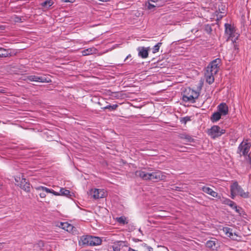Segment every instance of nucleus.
Wrapping results in <instances>:
<instances>
[{"instance_id":"obj_35","label":"nucleus","mask_w":251,"mask_h":251,"mask_svg":"<svg viewBox=\"0 0 251 251\" xmlns=\"http://www.w3.org/2000/svg\"><path fill=\"white\" fill-rule=\"evenodd\" d=\"M142 246L144 247H146L147 251H153V249L151 247L147 246L146 243L142 244Z\"/></svg>"},{"instance_id":"obj_15","label":"nucleus","mask_w":251,"mask_h":251,"mask_svg":"<svg viewBox=\"0 0 251 251\" xmlns=\"http://www.w3.org/2000/svg\"><path fill=\"white\" fill-rule=\"evenodd\" d=\"M18 185L20 186L22 189L27 192L30 191V183L26 182L25 178H22L20 183H18Z\"/></svg>"},{"instance_id":"obj_21","label":"nucleus","mask_w":251,"mask_h":251,"mask_svg":"<svg viewBox=\"0 0 251 251\" xmlns=\"http://www.w3.org/2000/svg\"><path fill=\"white\" fill-rule=\"evenodd\" d=\"M59 193H60V195L61 196H66L68 197H70L72 196L69 190L63 188L60 189Z\"/></svg>"},{"instance_id":"obj_44","label":"nucleus","mask_w":251,"mask_h":251,"mask_svg":"<svg viewBox=\"0 0 251 251\" xmlns=\"http://www.w3.org/2000/svg\"><path fill=\"white\" fill-rule=\"evenodd\" d=\"M131 57V55L130 54H128V55L126 56V58L125 59V61H126L128 58H130V57Z\"/></svg>"},{"instance_id":"obj_52","label":"nucleus","mask_w":251,"mask_h":251,"mask_svg":"<svg viewBox=\"0 0 251 251\" xmlns=\"http://www.w3.org/2000/svg\"><path fill=\"white\" fill-rule=\"evenodd\" d=\"M236 46H236V44H235V45H234V47H235V49H236Z\"/></svg>"},{"instance_id":"obj_10","label":"nucleus","mask_w":251,"mask_h":251,"mask_svg":"<svg viewBox=\"0 0 251 251\" xmlns=\"http://www.w3.org/2000/svg\"><path fill=\"white\" fill-rule=\"evenodd\" d=\"M223 232L225 233V235L230 238L234 240H239L240 239V236H239L236 233H233L232 229L228 227H224L223 229Z\"/></svg>"},{"instance_id":"obj_32","label":"nucleus","mask_w":251,"mask_h":251,"mask_svg":"<svg viewBox=\"0 0 251 251\" xmlns=\"http://www.w3.org/2000/svg\"><path fill=\"white\" fill-rule=\"evenodd\" d=\"M182 187L180 186H176L175 185L172 186L171 190L176 191H182Z\"/></svg>"},{"instance_id":"obj_22","label":"nucleus","mask_w":251,"mask_h":251,"mask_svg":"<svg viewBox=\"0 0 251 251\" xmlns=\"http://www.w3.org/2000/svg\"><path fill=\"white\" fill-rule=\"evenodd\" d=\"M95 50L94 48H88L82 51V54L83 56L92 54Z\"/></svg>"},{"instance_id":"obj_17","label":"nucleus","mask_w":251,"mask_h":251,"mask_svg":"<svg viewBox=\"0 0 251 251\" xmlns=\"http://www.w3.org/2000/svg\"><path fill=\"white\" fill-rule=\"evenodd\" d=\"M217 111L214 113L210 118V120L212 123H215L220 120V104L217 105Z\"/></svg>"},{"instance_id":"obj_49","label":"nucleus","mask_w":251,"mask_h":251,"mask_svg":"<svg viewBox=\"0 0 251 251\" xmlns=\"http://www.w3.org/2000/svg\"><path fill=\"white\" fill-rule=\"evenodd\" d=\"M139 232H140L141 233V234H142V235L143 234V233H142V230H141L140 229H139Z\"/></svg>"},{"instance_id":"obj_7","label":"nucleus","mask_w":251,"mask_h":251,"mask_svg":"<svg viewBox=\"0 0 251 251\" xmlns=\"http://www.w3.org/2000/svg\"><path fill=\"white\" fill-rule=\"evenodd\" d=\"M150 177L151 178L150 180H154L155 181H158L161 180L165 179L166 176L162 174L160 171H156L152 173H150Z\"/></svg>"},{"instance_id":"obj_2","label":"nucleus","mask_w":251,"mask_h":251,"mask_svg":"<svg viewBox=\"0 0 251 251\" xmlns=\"http://www.w3.org/2000/svg\"><path fill=\"white\" fill-rule=\"evenodd\" d=\"M225 35L227 38V40H230L233 43H236V40L238 39L239 34L236 32L234 25L231 21L225 24Z\"/></svg>"},{"instance_id":"obj_43","label":"nucleus","mask_w":251,"mask_h":251,"mask_svg":"<svg viewBox=\"0 0 251 251\" xmlns=\"http://www.w3.org/2000/svg\"><path fill=\"white\" fill-rule=\"evenodd\" d=\"M133 240L135 242H139V241H141V240H140L139 239H136V238H133Z\"/></svg>"},{"instance_id":"obj_54","label":"nucleus","mask_w":251,"mask_h":251,"mask_svg":"<svg viewBox=\"0 0 251 251\" xmlns=\"http://www.w3.org/2000/svg\"><path fill=\"white\" fill-rule=\"evenodd\" d=\"M99 1H102V0H99Z\"/></svg>"},{"instance_id":"obj_48","label":"nucleus","mask_w":251,"mask_h":251,"mask_svg":"<svg viewBox=\"0 0 251 251\" xmlns=\"http://www.w3.org/2000/svg\"><path fill=\"white\" fill-rule=\"evenodd\" d=\"M110 1V0H102V2H107Z\"/></svg>"},{"instance_id":"obj_33","label":"nucleus","mask_w":251,"mask_h":251,"mask_svg":"<svg viewBox=\"0 0 251 251\" xmlns=\"http://www.w3.org/2000/svg\"><path fill=\"white\" fill-rule=\"evenodd\" d=\"M176 147L178 148L179 149H177V150L180 151H186V148L185 147L176 145Z\"/></svg>"},{"instance_id":"obj_42","label":"nucleus","mask_w":251,"mask_h":251,"mask_svg":"<svg viewBox=\"0 0 251 251\" xmlns=\"http://www.w3.org/2000/svg\"><path fill=\"white\" fill-rule=\"evenodd\" d=\"M226 5H224V7H222V10L224 11V12H223L224 14L226 13Z\"/></svg>"},{"instance_id":"obj_47","label":"nucleus","mask_w":251,"mask_h":251,"mask_svg":"<svg viewBox=\"0 0 251 251\" xmlns=\"http://www.w3.org/2000/svg\"><path fill=\"white\" fill-rule=\"evenodd\" d=\"M224 133H225V130H221V132H220L221 134Z\"/></svg>"},{"instance_id":"obj_1","label":"nucleus","mask_w":251,"mask_h":251,"mask_svg":"<svg viewBox=\"0 0 251 251\" xmlns=\"http://www.w3.org/2000/svg\"><path fill=\"white\" fill-rule=\"evenodd\" d=\"M219 63L220 58H217L211 61L205 68L204 77L208 83L210 84L214 82L215 77L217 75V73L219 70Z\"/></svg>"},{"instance_id":"obj_45","label":"nucleus","mask_w":251,"mask_h":251,"mask_svg":"<svg viewBox=\"0 0 251 251\" xmlns=\"http://www.w3.org/2000/svg\"><path fill=\"white\" fill-rule=\"evenodd\" d=\"M159 0H149V1L150 2H156L158 1Z\"/></svg>"},{"instance_id":"obj_16","label":"nucleus","mask_w":251,"mask_h":251,"mask_svg":"<svg viewBox=\"0 0 251 251\" xmlns=\"http://www.w3.org/2000/svg\"><path fill=\"white\" fill-rule=\"evenodd\" d=\"M223 202V203L229 205L233 209H235L237 213H240L241 208L239 207H238L234 202L228 199H225Z\"/></svg>"},{"instance_id":"obj_20","label":"nucleus","mask_w":251,"mask_h":251,"mask_svg":"<svg viewBox=\"0 0 251 251\" xmlns=\"http://www.w3.org/2000/svg\"><path fill=\"white\" fill-rule=\"evenodd\" d=\"M180 139H185L187 142H193L194 139L189 135L186 134H181L179 135Z\"/></svg>"},{"instance_id":"obj_26","label":"nucleus","mask_w":251,"mask_h":251,"mask_svg":"<svg viewBox=\"0 0 251 251\" xmlns=\"http://www.w3.org/2000/svg\"><path fill=\"white\" fill-rule=\"evenodd\" d=\"M52 0H47L41 3V5L45 8H49L53 4Z\"/></svg>"},{"instance_id":"obj_38","label":"nucleus","mask_w":251,"mask_h":251,"mask_svg":"<svg viewBox=\"0 0 251 251\" xmlns=\"http://www.w3.org/2000/svg\"><path fill=\"white\" fill-rule=\"evenodd\" d=\"M61 1L64 2L74 3L75 0H61Z\"/></svg>"},{"instance_id":"obj_55","label":"nucleus","mask_w":251,"mask_h":251,"mask_svg":"<svg viewBox=\"0 0 251 251\" xmlns=\"http://www.w3.org/2000/svg\"><path fill=\"white\" fill-rule=\"evenodd\" d=\"M0 50H1V49L0 48Z\"/></svg>"},{"instance_id":"obj_41","label":"nucleus","mask_w":251,"mask_h":251,"mask_svg":"<svg viewBox=\"0 0 251 251\" xmlns=\"http://www.w3.org/2000/svg\"><path fill=\"white\" fill-rule=\"evenodd\" d=\"M212 244H215L213 241H208L207 242V245L208 247L212 246Z\"/></svg>"},{"instance_id":"obj_24","label":"nucleus","mask_w":251,"mask_h":251,"mask_svg":"<svg viewBox=\"0 0 251 251\" xmlns=\"http://www.w3.org/2000/svg\"><path fill=\"white\" fill-rule=\"evenodd\" d=\"M122 243V241H118L116 243H114V245L112 246L113 251H120V246Z\"/></svg>"},{"instance_id":"obj_9","label":"nucleus","mask_w":251,"mask_h":251,"mask_svg":"<svg viewBox=\"0 0 251 251\" xmlns=\"http://www.w3.org/2000/svg\"><path fill=\"white\" fill-rule=\"evenodd\" d=\"M208 135L213 139H215L220 136V127L218 126H213L207 132Z\"/></svg>"},{"instance_id":"obj_3","label":"nucleus","mask_w":251,"mask_h":251,"mask_svg":"<svg viewBox=\"0 0 251 251\" xmlns=\"http://www.w3.org/2000/svg\"><path fill=\"white\" fill-rule=\"evenodd\" d=\"M200 94L190 88L185 89L182 94V100L185 102L195 103L196 100L198 98Z\"/></svg>"},{"instance_id":"obj_50","label":"nucleus","mask_w":251,"mask_h":251,"mask_svg":"<svg viewBox=\"0 0 251 251\" xmlns=\"http://www.w3.org/2000/svg\"><path fill=\"white\" fill-rule=\"evenodd\" d=\"M249 162L250 164H251V158H250L249 159Z\"/></svg>"},{"instance_id":"obj_53","label":"nucleus","mask_w":251,"mask_h":251,"mask_svg":"<svg viewBox=\"0 0 251 251\" xmlns=\"http://www.w3.org/2000/svg\"><path fill=\"white\" fill-rule=\"evenodd\" d=\"M1 185L0 184V189L1 188Z\"/></svg>"},{"instance_id":"obj_5","label":"nucleus","mask_w":251,"mask_h":251,"mask_svg":"<svg viewBox=\"0 0 251 251\" xmlns=\"http://www.w3.org/2000/svg\"><path fill=\"white\" fill-rule=\"evenodd\" d=\"M80 241L83 246H97L101 243L100 238L89 235L82 236Z\"/></svg>"},{"instance_id":"obj_51","label":"nucleus","mask_w":251,"mask_h":251,"mask_svg":"<svg viewBox=\"0 0 251 251\" xmlns=\"http://www.w3.org/2000/svg\"><path fill=\"white\" fill-rule=\"evenodd\" d=\"M2 245H0V248H2Z\"/></svg>"},{"instance_id":"obj_11","label":"nucleus","mask_w":251,"mask_h":251,"mask_svg":"<svg viewBox=\"0 0 251 251\" xmlns=\"http://www.w3.org/2000/svg\"><path fill=\"white\" fill-rule=\"evenodd\" d=\"M90 195L95 199L102 198L105 197V193L101 189H92L90 191Z\"/></svg>"},{"instance_id":"obj_23","label":"nucleus","mask_w":251,"mask_h":251,"mask_svg":"<svg viewBox=\"0 0 251 251\" xmlns=\"http://www.w3.org/2000/svg\"><path fill=\"white\" fill-rule=\"evenodd\" d=\"M0 48L1 50H0V51H2V52L0 53V57H6L11 56L10 52H8V50L2 48Z\"/></svg>"},{"instance_id":"obj_46","label":"nucleus","mask_w":251,"mask_h":251,"mask_svg":"<svg viewBox=\"0 0 251 251\" xmlns=\"http://www.w3.org/2000/svg\"><path fill=\"white\" fill-rule=\"evenodd\" d=\"M0 29L1 30L4 29V26L3 25H0Z\"/></svg>"},{"instance_id":"obj_40","label":"nucleus","mask_w":251,"mask_h":251,"mask_svg":"<svg viewBox=\"0 0 251 251\" xmlns=\"http://www.w3.org/2000/svg\"><path fill=\"white\" fill-rule=\"evenodd\" d=\"M15 181L17 183V184L18 183H20V182L21 181V178L20 177H17L15 178Z\"/></svg>"},{"instance_id":"obj_30","label":"nucleus","mask_w":251,"mask_h":251,"mask_svg":"<svg viewBox=\"0 0 251 251\" xmlns=\"http://www.w3.org/2000/svg\"><path fill=\"white\" fill-rule=\"evenodd\" d=\"M117 221L119 223L122 224L123 225H125V224L127 223V222H126V218L124 217H120L119 218H117Z\"/></svg>"},{"instance_id":"obj_28","label":"nucleus","mask_w":251,"mask_h":251,"mask_svg":"<svg viewBox=\"0 0 251 251\" xmlns=\"http://www.w3.org/2000/svg\"><path fill=\"white\" fill-rule=\"evenodd\" d=\"M162 44V43L161 42H159L156 45H155L152 49V53H155L156 52H158Z\"/></svg>"},{"instance_id":"obj_36","label":"nucleus","mask_w":251,"mask_h":251,"mask_svg":"<svg viewBox=\"0 0 251 251\" xmlns=\"http://www.w3.org/2000/svg\"><path fill=\"white\" fill-rule=\"evenodd\" d=\"M50 193L53 194L55 196H60V193L55 192L53 189H51Z\"/></svg>"},{"instance_id":"obj_39","label":"nucleus","mask_w":251,"mask_h":251,"mask_svg":"<svg viewBox=\"0 0 251 251\" xmlns=\"http://www.w3.org/2000/svg\"><path fill=\"white\" fill-rule=\"evenodd\" d=\"M39 196L41 198H44L46 197V195L45 193L44 192V191H43V192H41L39 194Z\"/></svg>"},{"instance_id":"obj_34","label":"nucleus","mask_w":251,"mask_h":251,"mask_svg":"<svg viewBox=\"0 0 251 251\" xmlns=\"http://www.w3.org/2000/svg\"><path fill=\"white\" fill-rule=\"evenodd\" d=\"M204 29L207 33H210V32L212 31L211 26L208 25H205Z\"/></svg>"},{"instance_id":"obj_19","label":"nucleus","mask_w":251,"mask_h":251,"mask_svg":"<svg viewBox=\"0 0 251 251\" xmlns=\"http://www.w3.org/2000/svg\"><path fill=\"white\" fill-rule=\"evenodd\" d=\"M202 190L205 193H206L213 197H216L217 196V193L213 191L212 189L209 187L204 186L202 187Z\"/></svg>"},{"instance_id":"obj_12","label":"nucleus","mask_w":251,"mask_h":251,"mask_svg":"<svg viewBox=\"0 0 251 251\" xmlns=\"http://www.w3.org/2000/svg\"><path fill=\"white\" fill-rule=\"evenodd\" d=\"M138 51V55L142 58H146L149 55V51L150 50V48H145L144 47H139L137 48Z\"/></svg>"},{"instance_id":"obj_13","label":"nucleus","mask_w":251,"mask_h":251,"mask_svg":"<svg viewBox=\"0 0 251 251\" xmlns=\"http://www.w3.org/2000/svg\"><path fill=\"white\" fill-rule=\"evenodd\" d=\"M228 113V107L227 105L225 103H221V120L223 119L224 117H225V120H227L229 121L228 116H226Z\"/></svg>"},{"instance_id":"obj_18","label":"nucleus","mask_w":251,"mask_h":251,"mask_svg":"<svg viewBox=\"0 0 251 251\" xmlns=\"http://www.w3.org/2000/svg\"><path fill=\"white\" fill-rule=\"evenodd\" d=\"M59 226L68 232L71 231L74 227L72 225L68 224V223L62 222L60 223V226Z\"/></svg>"},{"instance_id":"obj_14","label":"nucleus","mask_w":251,"mask_h":251,"mask_svg":"<svg viewBox=\"0 0 251 251\" xmlns=\"http://www.w3.org/2000/svg\"><path fill=\"white\" fill-rule=\"evenodd\" d=\"M135 175L136 176L139 177L144 180H150L151 178L150 177V173L146 172L143 171H137L135 173Z\"/></svg>"},{"instance_id":"obj_25","label":"nucleus","mask_w":251,"mask_h":251,"mask_svg":"<svg viewBox=\"0 0 251 251\" xmlns=\"http://www.w3.org/2000/svg\"><path fill=\"white\" fill-rule=\"evenodd\" d=\"M118 107V104H113L112 105H107L105 106V107H102L101 109L103 110L105 109H109L110 111H114Z\"/></svg>"},{"instance_id":"obj_6","label":"nucleus","mask_w":251,"mask_h":251,"mask_svg":"<svg viewBox=\"0 0 251 251\" xmlns=\"http://www.w3.org/2000/svg\"><path fill=\"white\" fill-rule=\"evenodd\" d=\"M251 143L248 140H243L238 147V151L241 155L246 156L250 150Z\"/></svg>"},{"instance_id":"obj_31","label":"nucleus","mask_w":251,"mask_h":251,"mask_svg":"<svg viewBox=\"0 0 251 251\" xmlns=\"http://www.w3.org/2000/svg\"><path fill=\"white\" fill-rule=\"evenodd\" d=\"M146 6L147 7L148 9L152 10L153 8H155L156 6V5L151 3L149 1L148 2L146 3Z\"/></svg>"},{"instance_id":"obj_27","label":"nucleus","mask_w":251,"mask_h":251,"mask_svg":"<svg viewBox=\"0 0 251 251\" xmlns=\"http://www.w3.org/2000/svg\"><path fill=\"white\" fill-rule=\"evenodd\" d=\"M36 190H42L43 191L46 192L47 193H50L51 192V189L47 188L44 186H39L35 187Z\"/></svg>"},{"instance_id":"obj_8","label":"nucleus","mask_w":251,"mask_h":251,"mask_svg":"<svg viewBox=\"0 0 251 251\" xmlns=\"http://www.w3.org/2000/svg\"><path fill=\"white\" fill-rule=\"evenodd\" d=\"M26 80L30 81L39 82L43 83L51 82L50 79L48 80L47 78L44 76H38L35 75H31L27 76Z\"/></svg>"},{"instance_id":"obj_37","label":"nucleus","mask_w":251,"mask_h":251,"mask_svg":"<svg viewBox=\"0 0 251 251\" xmlns=\"http://www.w3.org/2000/svg\"><path fill=\"white\" fill-rule=\"evenodd\" d=\"M15 21L16 22H22V19L21 17L16 16L15 18Z\"/></svg>"},{"instance_id":"obj_29","label":"nucleus","mask_w":251,"mask_h":251,"mask_svg":"<svg viewBox=\"0 0 251 251\" xmlns=\"http://www.w3.org/2000/svg\"><path fill=\"white\" fill-rule=\"evenodd\" d=\"M191 120V117L189 116H186L184 117H182L180 119V122L182 124H186L188 122L190 121Z\"/></svg>"},{"instance_id":"obj_4","label":"nucleus","mask_w":251,"mask_h":251,"mask_svg":"<svg viewBox=\"0 0 251 251\" xmlns=\"http://www.w3.org/2000/svg\"><path fill=\"white\" fill-rule=\"evenodd\" d=\"M230 191L232 199H234L236 195H239L242 198H247L249 197L248 192H245L239 186L237 182H234L230 186Z\"/></svg>"}]
</instances>
